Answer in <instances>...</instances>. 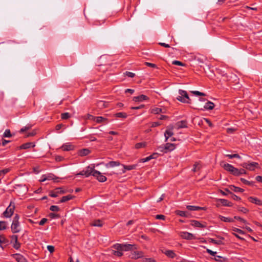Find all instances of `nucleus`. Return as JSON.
Wrapping results in <instances>:
<instances>
[{
  "mask_svg": "<svg viewBox=\"0 0 262 262\" xmlns=\"http://www.w3.org/2000/svg\"><path fill=\"white\" fill-rule=\"evenodd\" d=\"M113 248L117 250H122L124 251H132V250L137 249V247L136 245L132 244H116L113 246Z\"/></svg>",
  "mask_w": 262,
  "mask_h": 262,
  "instance_id": "nucleus-1",
  "label": "nucleus"
},
{
  "mask_svg": "<svg viewBox=\"0 0 262 262\" xmlns=\"http://www.w3.org/2000/svg\"><path fill=\"white\" fill-rule=\"evenodd\" d=\"M179 95L177 98L179 101L183 103H191V99L189 98L186 91L179 90Z\"/></svg>",
  "mask_w": 262,
  "mask_h": 262,
  "instance_id": "nucleus-2",
  "label": "nucleus"
},
{
  "mask_svg": "<svg viewBox=\"0 0 262 262\" xmlns=\"http://www.w3.org/2000/svg\"><path fill=\"white\" fill-rule=\"evenodd\" d=\"M240 165L250 171H254L255 169L259 168V164L254 162H244L241 164Z\"/></svg>",
  "mask_w": 262,
  "mask_h": 262,
  "instance_id": "nucleus-3",
  "label": "nucleus"
},
{
  "mask_svg": "<svg viewBox=\"0 0 262 262\" xmlns=\"http://www.w3.org/2000/svg\"><path fill=\"white\" fill-rule=\"evenodd\" d=\"M94 168L95 167L94 166H89L86 167L85 169H84L83 170L80 171L78 174L84 176L85 177H88L91 175H92L93 176V173H94V171H96V170L94 169Z\"/></svg>",
  "mask_w": 262,
  "mask_h": 262,
  "instance_id": "nucleus-4",
  "label": "nucleus"
},
{
  "mask_svg": "<svg viewBox=\"0 0 262 262\" xmlns=\"http://www.w3.org/2000/svg\"><path fill=\"white\" fill-rule=\"evenodd\" d=\"M128 257L131 259H137L144 257V253L142 251H139L137 249L132 250Z\"/></svg>",
  "mask_w": 262,
  "mask_h": 262,
  "instance_id": "nucleus-5",
  "label": "nucleus"
},
{
  "mask_svg": "<svg viewBox=\"0 0 262 262\" xmlns=\"http://www.w3.org/2000/svg\"><path fill=\"white\" fill-rule=\"evenodd\" d=\"M14 209L15 204L14 203L11 202L9 206L6 208V210L4 212V216L6 218L10 217L14 213Z\"/></svg>",
  "mask_w": 262,
  "mask_h": 262,
  "instance_id": "nucleus-6",
  "label": "nucleus"
},
{
  "mask_svg": "<svg viewBox=\"0 0 262 262\" xmlns=\"http://www.w3.org/2000/svg\"><path fill=\"white\" fill-rule=\"evenodd\" d=\"M175 147V144L167 143L164 145V146L159 147L158 149L159 151L161 152H167V151L173 150Z\"/></svg>",
  "mask_w": 262,
  "mask_h": 262,
  "instance_id": "nucleus-7",
  "label": "nucleus"
},
{
  "mask_svg": "<svg viewBox=\"0 0 262 262\" xmlns=\"http://www.w3.org/2000/svg\"><path fill=\"white\" fill-rule=\"evenodd\" d=\"M93 176L95 177L97 180L100 182H104L106 181L107 179L106 177L103 175L102 173H101L99 171H95L94 173H93Z\"/></svg>",
  "mask_w": 262,
  "mask_h": 262,
  "instance_id": "nucleus-8",
  "label": "nucleus"
},
{
  "mask_svg": "<svg viewBox=\"0 0 262 262\" xmlns=\"http://www.w3.org/2000/svg\"><path fill=\"white\" fill-rule=\"evenodd\" d=\"M167 110L164 107L154 106L150 109V112L154 114H165Z\"/></svg>",
  "mask_w": 262,
  "mask_h": 262,
  "instance_id": "nucleus-9",
  "label": "nucleus"
},
{
  "mask_svg": "<svg viewBox=\"0 0 262 262\" xmlns=\"http://www.w3.org/2000/svg\"><path fill=\"white\" fill-rule=\"evenodd\" d=\"M180 235L183 239L187 240L195 239V236H194V235L188 232H181L180 233Z\"/></svg>",
  "mask_w": 262,
  "mask_h": 262,
  "instance_id": "nucleus-10",
  "label": "nucleus"
},
{
  "mask_svg": "<svg viewBox=\"0 0 262 262\" xmlns=\"http://www.w3.org/2000/svg\"><path fill=\"white\" fill-rule=\"evenodd\" d=\"M221 165L224 168V169L229 172L230 173H232L233 170L234 169V167L230 164L228 163H225L224 162H221Z\"/></svg>",
  "mask_w": 262,
  "mask_h": 262,
  "instance_id": "nucleus-11",
  "label": "nucleus"
},
{
  "mask_svg": "<svg viewBox=\"0 0 262 262\" xmlns=\"http://www.w3.org/2000/svg\"><path fill=\"white\" fill-rule=\"evenodd\" d=\"M221 165L224 168V169L229 172L230 173H232L233 170L234 169V167L230 164L228 163H225L224 162H221Z\"/></svg>",
  "mask_w": 262,
  "mask_h": 262,
  "instance_id": "nucleus-12",
  "label": "nucleus"
},
{
  "mask_svg": "<svg viewBox=\"0 0 262 262\" xmlns=\"http://www.w3.org/2000/svg\"><path fill=\"white\" fill-rule=\"evenodd\" d=\"M11 230L13 233H18L20 231V227L19 222H12L11 225Z\"/></svg>",
  "mask_w": 262,
  "mask_h": 262,
  "instance_id": "nucleus-13",
  "label": "nucleus"
},
{
  "mask_svg": "<svg viewBox=\"0 0 262 262\" xmlns=\"http://www.w3.org/2000/svg\"><path fill=\"white\" fill-rule=\"evenodd\" d=\"M75 146L71 143H66L63 144L61 148L63 151H71L74 150Z\"/></svg>",
  "mask_w": 262,
  "mask_h": 262,
  "instance_id": "nucleus-14",
  "label": "nucleus"
},
{
  "mask_svg": "<svg viewBox=\"0 0 262 262\" xmlns=\"http://www.w3.org/2000/svg\"><path fill=\"white\" fill-rule=\"evenodd\" d=\"M149 99L148 97L145 95H141L138 96L134 97L133 100L135 102H143L144 101L148 100Z\"/></svg>",
  "mask_w": 262,
  "mask_h": 262,
  "instance_id": "nucleus-15",
  "label": "nucleus"
},
{
  "mask_svg": "<svg viewBox=\"0 0 262 262\" xmlns=\"http://www.w3.org/2000/svg\"><path fill=\"white\" fill-rule=\"evenodd\" d=\"M248 200L251 203L255 204L257 205L261 206L262 205V201L260 200L257 198L250 196L248 198Z\"/></svg>",
  "mask_w": 262,
  "mask_h": 262,
  "instance_id": "nucleus-16",
  "label": "nucleus"
},
{
  "mask_svg": "<svg viewBox=\"0 0 262 262\" xmlns=\"http://www.w3.org/2000/svg\"><path fill=\"white\" fill-rule=\"evenodd\" d=\"M187 126V121L185 120H182L181 121H179L176 123L175 125V127L177 129L182 128H186Z\"/></svg>",
  "mask_w": 262,
  "mask_h": 262,
  "instance_id": "nucleus-17",
  "label": "nucleus"
},
{
  "mask_svg": "<svg viewBox=\"0 0 262 262\" xmlns=\"http://www.w3.org/2000/svg\"><path fill=\"white\" fill-rule=\"evenodd\" d=\"M55 176L53 174L50 173L49 174L42 175L41 179L40 180V182H45L46 180H54Z\"/></svg>",
  "mask_w": 262,
  "mask_h": 262,
  "instance_id": "nucleus-18",
  "label": "nucleus"
},
{
  "mask_svg": "<svg viewBox=\"0 0 262 262\" xmlns=\"http://www.w3.org/2000/svg\"><path fill=\"white\" fill-rule=\"evenodd\" d=\"M123 169H122V173H124L126 170H130L136 168L137 165H122Z\"/></svg>",
  "mask_w": 262,
  "mask_h": 262,
  "instance_id": "nucleus-19",
  "label": "nucleus"
},
{
  "mask_svg": "<svg viewBox=\"0 0 262 262\" xmlns=\"http://www.w3.org/2000/svg\"><path fill=\"white\" fill-rule=\"evenodd\" d=\"M120 165H121V164L119 162L112 161H110L109 162L105 164V166L108 168L118 166Z\"/></svg>",
  "mask_w": 262,
  "mask_h": 262,
  "instance_id": "nucleus-20",
  "label": "nucleus"
},
{
  "mask_svg": "<svg viewBox=\"0 0 262 262\" xmlns=\"http://www.w3.org/2000/svg\"><path fill=\"white\" fill-rule=\"evenodd\" d=\"M35 146V144L34 142H28L22 144L19 148L20 149H28Z\"/></svg>",
  "mask_w": 262,
  "mask_h": 262,
  "instance_id": "nucleus-21",
  "label": "nucleus"
},
{
  "mask_svg": "<svg viewBox=\"0 0 262 262\" xmlns=\"http://www.w3.org/2000/svg\"><path fill=\"white\" fill-rule=\"evenodd\" d=\"M14 257L17 262H27L26 259L20 254H15Z\"/></svg>",
  "mask_w": 262,
  "mask_h": 262,
  "instance_id": "nucleus-22",
  "label": "nucleus"
},
{
  "mask_svg": "<svg viewBox=\"0 0 262 262\" xmlns=\"http://www.w3.org/2000/svg\"><path fill=\"white\" fill-rule=\"evenodd\" d=\"M163 253L165 255H166L167 257L171 258H174L176 256V254L174 253V252L173 250H165V251L163 252Z\"/></svg>",
  "mask_w": 262,
  "mask_h": 262,
  "instance_id": "nucleus-23",
  "label": "nucleus"
},
{
  "mask_svg": "<svg viewBox=\"0 0 262 262\" xmlns=\"http://www.w3.org/2000/svg\"><path fill=\"white\" fill-rule=\"evenodd\" d=\"M214 103L211 101H208L204 106V109L206 110H211L214 108Z\"/></svg>",
  "mask_w": 262,
  "mask_h": 262,
  "instance_id": "nucleus-24",
  "label": "nucleus"
},
{
  "mask_svg": "<svg viewBox=\"0 0 262 262\" xmlns=\"http://www.w3.org/2000/svg\"><path fill=\"white\" fill-rule=\"evenodd\" d=\"M229 188L231 191H233L235 192H243L244 191L243 189L235 186L234 185H231Z\"/></svg>",
  "mask_w": 262,
  "mask_h": 262,
  "instance_id": "nucleus-25",
  "label": "nucleus"
},
{
  "mask_svg": "<svg viewBox=\"0 0 262 262\" xmlns=\"http://www.w3.org/2000/svg\"><path fill=\"white\" fill-rule=\"evenodd\" d=\"M8 243V241L4 235H0V246L3 249V245H7Z\"/></svg>",
  "mask_w": 262,
  "mask_h": 262,
  "instance_id": "nucleus-26",
  "label": "nucleus"
},
{
  "mask_svg": "<svg viewBox=\"0 0 262 262\" xmlns=\"http://www.w3.org/2000/svg\"><path fill=\"white\" fill-rule=\"evenodd\" d=\"M173 134L172 129H167L164 133L165 141H167L168 139L171 137L173 135Z\"/></svg>",
  "mask_w": 262,
  "mask_h": 262,
  "instance_id": "nucleus-27",
  "label": "nucleus"
},
{
  "mask_svg": "<svg viewBox=\"0 0 262 262\" xmlns=\"http://www.w3.org/2000/svg\"><path fill=\"white\" fill-rule=\"evenodd\" d=\"M108 103L104 101H99L97 102V106L99 108H103L107 107Z\"/></svg>",
  "mask_w": 262,
  "mask_h": 262,
  "instance_id": "nucleus-28",
  "label": "nucleus"
},
{
  "mask_svg": "<svg viewBox=\"0 0 262 262\" xmlns=\"http://www.w3.org/2000/svg\"><path fill=\"white\" fill-rule=\"evenodd\" d=\"M209 242L210 243H212V244L218 245H223V241H222V239H213V238H209Z\"/></svg>",
  "mask_w": 262,
  "mask_h": 262,
  "instance_id": "nucleus-29",
  "label": "nucleus"
},
{
  "mask_svg": "<svg viewBox=\"0 0 262 262\" xmlns=\"http://www.w3.org/2000/svg\"><path fill=\"white\" fill-rule=\"evenodd\" d=\"M191 225L195 227H200V228H203L205 226L201 224L200 222L195 220H193L191 221Z\"/></svg>",
  "mask_w": 262,
  "mask_h": 262,
  "instance_id": "nucleus-30",
  "label": "nucleus"
},
{
  "mask_svg": "<svg viewBox=\"0 0 262 262\" xmlns=\"http://www.w3.org/2000/svg\"><path fill=\"white\" fill-rule=\"evenodd\" d=\"M221 203L225 206H232V204L231 202L228 201L226 199H220Z\"/></svg>",
  "mask_w": 262,
  "mask_h": 262,
  "instance_id": "nucleus-31",
  "label": "nucleus"
},
{
  "mask_svg": "<svg viewBox=\"0 0 262 262\" xmlns=\"http://www.w3.org/2000/svg\"><path fill=\"white\" fill-rule=\"evenodd\" d=\"M219 219L224 222H233L234 220L232 218L225 217L222 215L219 216Z\"/></svg>",
  "mask_w": 262,
  "mask_h": 262,
  "instance_id": "nucleus-32",
  "label": "nucleus"
},
{
  "mask_svg": "<svg viewBox=\"0 0 262 262\" xmlns=\"http://www.w3.org/2000/svg\"><path fill=\"white\" fill-rule=\"evenodd\" d=\"M102 225V222L99 220L94 221L91 223V226L95 227H101Z\"/></svg>",
  "mask_w": 262,
  "mask_h": 262,
  "instance_id": "nucleus-33",
  "label": "nucleus"
},
{
  "mask_svg": "<svg viewBox=\"0 0 262 262\" xmlns=\"http://www.w3.org/2000/svg\"><path fill=\"white\" fill-rule=\"evenodd\" d=\"M73 196L71 195H68L66 196H63L62 197V198L60 200V203L66 202L68 201L71 200L72 199H73Z\"/></svg>",
  "mask_w": 262,
  "mask_h": 262,
  "instance_id": "nucleus-34",
  "label": "nucleus"
},
{
  "mask_svg": "<svg viewBox=\"0 0 262 262\" xmlns=\"http://www.w3.org/2000/svg\"><path fill=\"white\" fill-rule=\"evenodd\" d=\"M186 208L188 210L190 211H198L200 210L201 209V207L191 205H188L186 206Z\"/></svg>",
  "mask_w": 262,
  "mask_h": 262,
  "instance_id": "nucleus-35",
  "label": "nucleus"
},
{
  "mask_svg": "<svg viewBox=\"0 0 262 262\" xmlns=\"http://www.w3.org/2000/svg\"><path fill=\"white\" fill-rule=\"evenodd\" d=\"M195 58L200 63H203L206 60V57L203 56H195Z\"/></svg>",
  "mask_w": 262,
  "mask_h": 262,
  "instance_id": "nucleus-36",
  "label": "nucleus"
},
{
  "mask_svg": "<svg viewBox=\"0 0 262 262\" xmlns=\"http://www.w3.org/2000/svg\"><path fill=\"white\" fill-rule=\"evenodd\" d=\"M176 213L177 215H179L183 217H187L188 212L187 211H182V210H178L176 211Z\"/></svg>",
  "mask_w": 262,
  "mask_h": 262,
  "instance_id": "nucleus-37",
  "label": "nucleus"
},
{
  "mask_svg": "<svg viewBox=\"0 0 262 262\" xmlns=\"http://www.w3.org/2000/svg\"><path fill=\"white\" fill-rule=\"evenodd\" d=\"M115 116L117 118H126L127 116V114L123 112H119L115 114Z\"/></svg>",
  "mask_w": 262,
  "mask_h": 262,
  "instance_id": "nucleus-38",
  "label": "nucleus"
},
{
  "mask_svg": "<svg viewBox=\"0 0 262 262\" xmlns=\"http://www.w3.org/2000/svg\"><path fill=\"white\" fill-rule=\"evenodd\" d=\"M146 146V142H140V143H137V144H136L135 148L136 149H140V148H144Z\"/></svg>",
  "mask_w": 262,
  "mask_h": 262,
  "instance_id": "nucleus-39",
  "label": "nucleus"
},
{
  "mask_svg": "<svg viewBox=\"0 0 262 262\" xmlns=\"http://www.w3.org/2000/svg\"><path fill=\"white\" fill-rule=\"evenodd\" d=\"M106 119L101 116L96 117L95 118V121L98 123H101L106 121Z\"/></svg>",
  "mask_w": 262,
  "mask_h": 262,
  "instance_id": "nucleus-40",
  "label": "nucleus"
},
{
  "mask_svg": "<svg viewBox=\"0 0 262 262\" xmlns=\"http://www.w3.org/2000/svg\"><path fill=\"white\" fill-rule=\"evenodd\" d=\"M237 209L238 211L242 212L244 213H247L249 211L248 209L242 206H238Z\"/></svg>",
  "mask_w": 262,
  "mask_h": 262,
  "instance_id": "nucleus-41",
  "label": "nucleus"
},
{
  "mask_svg": "<svg viewBox=\"0 0 262 262\" xmlns=\"http://www.w3.org/2000/svg\"><path fill=\"white\" fill-rule=\"evenodd\" d=\"M226 157H228L230 159H232V158H238V159L241 158V157L238 154H232V155H230V154L226 155Z\"/></svg>",
  "mask_w": 262,
  "mask_h": 262,
  "instance_id": "nucleus-42",
  "label": "nucleus"
},
{
  "mask_svg": "<svg viewBox=\"0 0 262 262\" xmlns=\"http://www.w3.org/2000/svg\"><path fill=\"white\" fill-rule=\"evenodd\" d=\"M201 168V165L199 163H195L194 165H193V168L192 169V171L193 172H196L198 170H199Z\"/></svg>",
  "mask_w": 262,
  "mask_h": 262,
  "instance_id": "nucleus-43",
  "label": "nucleus"
},
{
  "mask_svg": "<svg viewBox=\"0 0 262 262\" xmlns=\"http://www.w3.org/2000/svg\"><path fill=\"white\" fill-rule=\"evenodd\" d=\"M90 153V150L88 149H83L80 151V155L84 156L88 155Z\"/></svg>",
  "mask_w": 262,
  "mask_h": 262,
  "instance_id": "nucleus-44",
  "label": "nucleus"
},
{
  "mask_svg": "<svg viewBox=\"0 0 262 262\" xmlns=\"http://www.w3.org/2000/svg\"><path fill=\"white\" fill-rule=\"evenodd\" d=\"M122 250H114L113 251V254L116 256H117L118 257H120L122 256L123 253L122 252Z\"/></svg>",
  "mask_w": 262,
  "mask_h": 262,
  "instance_id": "nucleus-45",
  "label": "nucleus"
},
{
  "mask_svg": "<svg viewBox=\"0 0 262 262\" xmlns=\"http://www.w3.org/2000/svg\"><path fill=\"white\" fill-rule=\"evenodd\" d=\"M6 222L5 221H0V230H4L6 229Z\"/></svg>",
  "mask_w": 262,
  "mask_h": 262,
  "instance_id": "nucleus-46",
  "label": "nucleus"
},
{
  "mask_svg": "<svg viewBox=\"0 0 262 262\" xmlns=\"http://www.w3.org/2000/svg\"><path fill=\"white\" fill-rule=\"evenodd\" d=\"M191 93L195 95H196V96H206V94L205 93L200 92L198 91H191Z\"/></svg>",
  "mask_w": 262,
  "mask_h": 262,
  "instance_id": "nucleus-47",
  "label": "nucleus"
},
{
  "mask_svg": "<svg viewBox=\"0 0 262 262\" xmlns=\"http://www.w3.org/2000/svg\"><path fill=\"white\" fill-rule=\"evenodd\" d=\"M241 181L244 183L245 184V185H253V182H250V181H248L247 180H246V179H244V178H241Z\"/></svg>",
  "mask_w": 262,
  "mask_h": 262,
  "instance_id": "nucleus-48",
  "label": "nucleus"
},
{
  "mask_svg": "<svg viewBox=\"0 0 262 262\" xmlns=\"http://www.w3.org/2000/svg\"><path fill=\"white\" fill-rule=\"evenodd\" d=\"M151 159H152V157L151 156H148L146 158L140 159L139 161H140V162L144 163V162H148Z\"/></svg>",
  "mask_w": 262,
  "mask_h": 262,
  "instance_id": "nucleus-49",
  "label": "nucleus"
},
{
  "mask_svg": "<svg viewBox=\"0 0 262 262\" xmlns=\"http://www.w3.org/2000/svg\"><path fill=\"white\" fill-rule=\"evenodd\" d=\"M214 259L216 261H218L220 262H224V261H225V258L223 257L222 256H219V255H217V256L215 255Z\"/></svg>",
  "mask_w": 262,
  "mask_h": 262,
  "instance_id": "nucleus-50",
  "label": "nucleus"
},
{
  "mask_svg": "<svg viewBox=\"0 0 262 262\" xmlns=\"http://www.w3.org/2000/svg\"><path fill=\"white\" fill-rule=\"evenodd\" d=\"M232 230L234 232H236L240 234H245V232L244 231H243L241 229H239L238 228H235V227L233 228Z\"/></svg>",
  "mask_w": 262,
  "mask_h": 262,
  "instance_id": "nucleus-51",
  "label": "nucleus"
},
{
  "mask_svg": "<svg viewBox=\"0 0 262 262\" xmlns=\"http://www.w3.org/2000/svg\"><path fill=\"white\" fill-rule=\"evenodd\" d=\"M11 136V134L10 130L6 129L3 134V137H10Z\"/></svg>",
  "mask_w": 262,
  "mask_h": 262,
  "instance_id": "nucleus-52",
  "label": "nucleus"
},
{
  "mask_svg": "<svg viewBox=\"0 0 262 262\" xmlns=\"http://www.w3.org/2000/svg\"><path fill=\"white\" fill-rule=\"evenodd\" d=\"M70 115L69 113H64L61 114V118L62 119H67L69 118Z\"/></svg>",
  "mask_w": 262,
  "mask_h": 262,
  "instance_id": "nucleus-53",
  "label": "nucleus"
},
{
  "mask_svg": "<svg viewBox=\"0 0 262 262\" xmlns=\"http://www.w3.org/2000/svg\"><path fill=\"white\" fill-rule=\"evenodd\" d=\"M18 241V236L16 235H13L11 236V242L13 243Z\"/></svg>",
  "mask_w": 262,
  "mask_h": 262,
  "instance_id": "nucleus-54",
  "label": "nucleus"
},
{
  "mask_svg": "<svg viewBox=\"0 0 262 262\" xmlns=\"http://www.w3.org/2000/svg\"><path fill=\"white\" fill-rule=\"evenodd\" d=\"M172 64L174 65L180 66H185L184 63L183 62L178 61V60H173L172 61Z\"/></svg>",
  "mask_w": 262,
  "mask_h": 262,
  "instance_id": "nucleus-55",
  "label": "nucleus"
},
{
  "mask_svg": "<svg viewBox=\"0 0 262 262\" xmlns=\"http://www.w3.org/2000/svg\"><path fill=\"white\" fill-rule=\"evenodd\" d=\"M50 209L52 211H58L59 208L57 206L52 205L50 207Z\"/></svg>",
  "mask_w": 262,
  "mask_h": 262,
  "instance_id": "nucleus-56",
  "label": "nucleus"
},
{
  "mask_svg": "<svg viewBox=\"0 0 262 262\" xmlns=\"http://www.w3.org/2000/svg\"><path fill=\"white\" fill-rule=\"evenodd\" d=\"M13 247L15 249H18L20 247V244L18 241H17V242L13 243Z\"/></svg>",
  "mask_w": 262,
  "mask_h": 262,
  "instance_id": "nucleus-57",
  "label": "nucleus"
},
{
  "mask_svg": "<svg viewBox=\"0 0 262 262\" xmlns=\"http://www.w3.org/2000/svg\"><path fill=\"white\" fill-rule=\"evenodd\" d=\"M47 249L51 253H53L55 250L54 247L51 245H48L47 246Z\"/></svg>",
  "mask_w": 262,
  "mask_h": 262,
  "instance_id": "nucleus-58",
  "label": "nucleus"
},
{
  "mask_svg": "<svg viewBox=\"0 0 262 262\" xmlns=\"http://www.w3.org/2000/svg\"><path fill=\"white\" fill-rule=\"evenodd\" d=\"M232 174L235 176H239V169L235 167Z\"/></svg>",
  "mask_w": 262,
  "mask_h": 262,
  "instance_id": "nucleus-59",
  "label": "nucleus"
},
{
  "mask_svg": "<svg viewBox=\"0 0 262 262\" xmlns=\"http://www.w3.org/2000/svg\"><path fill=\"white\" fill-rule=\"evenodd\" d=\"M206 251L208 253L214 256H215V254H216V252L213 251L209 249H207Z\"/></svg>",
  "mask_w": 262,
  "mask_h": 262,
  "instance_id": "nucleus-60",
  "label": "nucleus"
},
{
  "mask_svg": "<svg viewBox=\"0 0 262 262\" xmlns=\"http://www.w3.org/2000/svg\"><path fill=\"white\" fill-rule=\"evenodd\" d=\"M125 75L129 77L133 78L135 76V74L130 72H126Z\"/></svg>",
  "mask_w": 262,
  "mask_h": 262,
  "instance_id": "nucleus-61",
  "label": "nucleus"
},
{
  "mask_svg": "<svg viewBox=\"0 0 262 262\" xmlns=\"http://www.w3.org/2000/svg\"><path fill=\"white\" fill-rule=\"evenodd\" d=\"M156 219L158 220H164L165 219V216L164 215L158 214L156 216Z\"/></svg>",
  "mask_w": 262,
  "mask_h": 262,
  "instance_id": "nucleus-62",
  "label": "nucleus"
},
{
  "mask_svg": "<svg viewBox=\"0 0 262 262\" xmlns=\"http://www.w3.org/2000/svg\"><path fill=\"white\" fill-rule=\"evenodd\" d=\"M234 219L240 221L241 222H243L244 224H247V221L245 220L239 216H235Z\"/></svg>",
  "mask_w": 262,
  "mask_h": 262,
  "instance_id": "nucleus-63",
  "label": "nucleus"
},
{
  "mask_svg": "<svg viewBox=\"0 0 262 262\" xmlns=\"http://www.w3.org/2000/svg\"><path fill=\"white\" fill-rule=\"evenodd\" d=\"M47 221V219L46 218L42 219L39 223V225L40 226L43 225Z\"/></svg>",
  "mask_w": 262,
  "mask_h": 262,
  "instance_id": "nucleus-64",
  "label": "nucleus"
}]
</instances>
